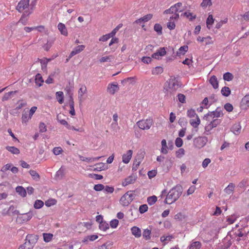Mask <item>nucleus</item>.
I'll return each instance as SVG.
<instances>
[{
    "mask_svg": "<svg viewBox=\"0 0 249 249\" xmlns=\"http://www.w3.org/2000/svg\"><path fill=\"white\" fill-rule=\"evenodd\" d=\"M183 189L180 185H177L171 189L166 196L164 202L171 204L176 201L182 193Z\"/></svg>",
    "mask_w": 249,
    "mask_h": 249,
    "instance_id": "1",
    "label": "nucleus"
},
{
    "mask_svg": "<svg viewBox=\"0 0 249 249\" xmlns=\"http://www.w3.org/2000/svg\"><path fill=\"white\" fill-rule=\"evenodd\" d=\"M153 124V120L152 118L149 117L146 119H143L136 123L138 127L143 130L149 129Z\"/></svg>",
    "mask_w": 249,
    "mask_h": 249,
    "instance_id": "2",
    "label": "nucleus"
},
{
    "mask_svg": "<svg viewBox=\"0 0 249 249\" xmlns=\"http://www.w3.org/2000/svg\"><path fill=\"white\" fill-rule=\"evenodd\" d=\"M133 197V191H128L121 197L120 203L123 206H127L132 202Z\"/></svg>",
    "mask_w": 249,
    "mask_h": 249,
    "instance_id": "3",
    "label": "nucleus"
},
{
    "mask_svg": "<svg viewBox=\"0 0 249 249\" xmlns=\"http://www.w3.org/2000/svg\"><path fill=\"white\" fill-rule=\"evenodd\" d=\"M33 216V212L30 211L28 213L18 214L16 221L18 223L22 224L29 221Z\"/></svg>",
    "mask_w": 249,
    "mask_h": 249,
    "instance_id": "4",
    "label": "nucleus"
},
{
    "mask_svg": "<svg viewBox=\"0 0 249 249\" xmlns=\"http://www.w3.org/2000/svg\"><path fill=\"white\" fill-rule=\"evenodd\" d=\"M137 178V174L133 173L122 180V185L123 187H126L130 184H134L136 182Z\"/></svg>",
    "mask_w": 249,
    "mask_h": 249,
    "instance_id": "5",
    "label": "nucleus"
},
{
    "mask_svg": "<svg viewBox=\"0 0 249 249\" xmlns=\"http://www.w3.org/2000/svg\"><path fill=\"white\" fill-rule=\"evenodd\" d=\"M30 0H21L17 6V10L19 12H25L26 11H31L29 8Z\"/></svg>",
    "mask_w": 249,
    "mask_h": 249,
    "instance_id": "6",
    "label": "nucleus"
},
{
    "mask_svg": "<svg viewBox=\"0 0 249 249\" xmlns=\"http://www.w3.org/2000/svg\"><path fill=\"white\" fill-rule=\"evenodd\" d=\"M208 141L206 137H198L194 140V145L197 148H201L204 147Z\"/></svg>",
    "mask_w": 249,
    "mask_h": 249,
    "instance_id": "7",
    "label": "nucleus"
},
{
    "mask_svg": "<svg viewBox=\"0 0 249 249\" xmlns=\"http://www.w3.org/2000/svg\"><path fill=\"white\" fill-rule=\"evenodd\" d=\"M181 86V84L176 78L171 79L168 84L169 92L173 93L175 92Z\"/></svg>",
    "mask_w": 249,
    "mask_h": 249,
    "instance_id": "8",
    "label": "nucleus"
},
{
    "mask_svg": "<svg viewBox=\"0 0 249 249\" xmlns=\"http://www.w3.org/2000/svg\"><path fill=\"white\" fill-rule=\"evenodd\" d=\"M166 54V51L165 47L160 48L156 53L152 55V57L156 59H161V57L164 56Z\"/></svg>",
    "mask_w": 249,
    "mask_h": 249,
    "instance_id": "9",
    "label": "nucleus"
},
{
    "mask_svg": "<svg viewBox=\"0 0 249 249\" xmlns=\"http://www.w3.org/2000/svg\"><path fill=\"white\" fill-rule=\"evenodd\" d=\"M33 8H31V11H26L23 12L18 23H21L23 25H26L28 22V17L32 13Z\"/></svg>",
    "mask_w": 249,
    "mask_h": 249,
    "instance_id": "10",
    "label": "nucleus"
},
{
    "mask_svg": "<svg viewBox=\"0 0 249 249\" xmlns=\"http://www.w3.org/2000/svg\"><path fill=\"white\" fill-rule=\"evenodd\" d=\"M85 48V46L84 45H78L75 47L74 49L71 52L69 56V58L67 59L66 61L68 62L69 60L74 55L81 53Z\"/></svg>",
    "mask_w": 249,
    "mask_h": 249,
    "instance_id": "11",
    "label": "nucleus"
},
{
    "mask_svg": "<svg viewBox=\"0 0 249 249\" xmlns=\"http://www.w3.org/2000/svg\"><path fill=\"white\" fill-rule=\"evenodd\" d=\"M119 89L117 83H109L107 87V91L111 95H114Z\"/></svg>",
    "mask_w": 249,
    "mask_h": 249,
    "instance_id": "12",
    "label": "nucleus"
},
{
    "mask_svg": "<svg viewBox=\"0 0 249 249\" xmlns=\"http://www.w3.org/2000/svg\"><path fill=\"white\" fill-rule=\"evenodd\" d=\"M197 41L199 42H205V45H209L213 44L214 43L213 40L211 36H208L206 37H202L198 36L197 38Z\"/></svg>",
    "mask_w": 249,
    "mask_h": 249,
    "instance_id": "13",
    "label": "nucleus"
},
{
    "mask_svg": "<svg viewBox=\"0 0 249 249\" xmlns=\"http://www.w3.org/2000/svg\"><path fill=\"white\" fill-rule=\"evenodd\" d=\"M153 17V15L152 14H147L143 17L136 20L134 22L136 24H142L150 20Z\"/></svg>",
    "mask_w": 249,
    "mask_h": 249,
    "instance_id": "14",
    "label": "nucleus"
},
{
    "mask_svg": "<svg viewBox=\"0 0 249 249\" xmlns=\"http://www.w3.org/2000/svg\"><path fill=\"white\" fill-rule=\"evenodd\" d=\"M133 151L132 150H128L126 153L122 156V161L124 163L127 164L129 163L132 156Z\"/></svg>",
    "mask_w": 249,
    "mask_h": 249,
    "instance_id": "15",
    "label": "nucleus"
},
{
    "mask_svg": "<svg viewBox=\"0 0 249 249\" xmlns=\"http://www.w3.org/2000/svg\"><path fill=\"white\" fill-rule=\"evenodd\" d=\"M219 123L218 119H216L212 121L210 123L205 126V129L206 131H209L213 128L215 127Z\"/></svg>",
    "mask_w": 249,
    "mask_h": 249,
    "instance_id": "16",
    "label": "nucleus"
},
{
    "mask_svg": "<svg viewBox=\"0 0 249 249\" xmlns=\"http://www.w3.org/2000/svg\"><path fill=\"white\" fill-rule=\"evenodd\" d=\"M241 106L243 108H247L249 107V93L245 95L242 99Z\"/></svg>",
    "mask_w": 249,
    "mask_h": 249,
    "instance_id": "17",
    "label": "nucleus"
},
{
    "mask_svg": "<svg viewBox=\"0 0 249 249\" xmlns=\"http://www.w3.org/2000/svg\"><path fill=\"white\" fill-rule=\"evenodd\" d=\"M190 124L195 128H197L200 124V120L198 116L191 119L189 121Z\"/></svg>",
    "mask_w": 249,
    "mask_h": 249,
    "instance_id": "18",
    "label": "nucleus"
},
{
    "mask_svg": "<svg viewBox=\"0 0 249 249\" xmlns=\"http://www.w3.org/2000/svg\"><path fill=\"white\" fill-rule=\"evenodd\" d=\"M64 117V115L63 114H59L57 115V120L62 125L65 126L67 128H71L70 125L65 120L62 119V117Z\"/></svg>",
    "mask_w": 249,
    "mask_h": 249,
    "instance_id": "19",
    "label": "nucleus"
},
{
    "mask_svg": "<svg viewBox=\"0 0 249 249\" xmlns=\"http://www.w3.org/2000/svg\"><path fill=\"white\" fill-rule=\"evenodd\" d=\"M58 29L59 31L60 32L61 34L65 36H67L68 35V33L67 31V29L64 24L62 23H59L58 24Z\"/></svg>",
    "mask_w": 249,
    "mask_h": 249,
    "instance_id": "20",
    "label": "nucleus"
},
{
    "mask_svg": "<svg viewBox=\"0 0 249 249\" xmlns=\"http://www.w3.org/2000/svg\"><path fill=\"white\" fill-rule=\"evenodd\" d=\"M87 92V88L85 85L81 86L78 91V99L80 102L82 101V97L84 94Z\"/></svg>",
    "mask_w": 249,
    "mask_h": 249,
    "instance_id": "21",
    "label": "nucleus"
},
{
    "mask_svg": "<svg viewBox=\"0 0 249 249\" xmlns=\"http://www.w3.org/2000/svg\"><path fill=\"white\" fill-rule=\"evenodd\" d=\"M132 234L136 238H139L142 235L141 231L140 228L134 226L131 229Z\"/></svg>",
    "mask_w": 249,
    "mask_h": 249,
    "instance_id": "22",
    "label": "nucleus"
},
{
    "mask_svg": "<svg viewBox=\"0 0 249 249\" xmlns=\"http://www.w3.org/2000/svg\"><path fill=\"white\" fill-rule=\"evenodd\" d=\"M235 185L232 183H230L228 186L224 189V192L228 195H232L235 189Z\"/></svg>",
    "mask_w": 249,
    "mask_h": 249,
    "instance_id": "23",
    "label": "nucleus"
},
{
    "mask_svg": "<svg viewBox=\"0 0 249 249\" xmlns=\"http://www.w3.org/2000/svg\"><path fill=\"white\" fill-rule=\"evenodd\" d=\"M98 238V236L95 234L88 235L84 238L82 242L88 243L89 241H93Z\"/></svg>",
    "mask_w": 249,
    "mask_h": 249,
    "instance_id": "24",
    "label": "nucleus"
},
{
    "mask_svg": "<svg viewBox=\"0 0 249 249\" xmlns=\"http://www.w3.org/2000/svg\"><path fill=\"white\" fill-rule=\"evenodd\" d=\"M209 82L214 89H216L218 88V82L215 76L213 75L211 76Z\"/></svg>",
    "mask_w": 249,
    "mask_h": 249,
    "instance_id": "25",
    "label": "nucleus"
},
{
    "mask_svg": "<svg viewBox=\"0 0 249 249\" xmlns=\"http://www.w3.org/2000/svg\"><path fill=\"white\" fill-rule=\"evenodd\" d=\"M214 21V18H213L212 15H209L207 20H206V25L208 29H211L212 26L213 24Z\"/></svg>",
    "mask_w": 249,
    "mask_h": 249,
    "instance_id": "26",
    "label": "nucleus"
},
{
    "mask_svg": "<svg viewBox=\"0 0 249 249\" xmlns=\"http://www.w3.org/2000/svg\"><path fill=\"white\" fill-rule=\"evenodd\" d=\"M16 191L22 197H25L26 196L27 193L26 190L22 186H17L16 188Z\"/></svg>",
    "mask_w": 249,
    "mask_h": 249,
    "instance_id": "27",
    "label": "nucleus"
},
{
    "mask_svg": "<svg viewBox=\"0 0 249 249\" xmlns=\"http://www.w3.org/2000/svg\"><path fill=\"white\" fill-rule=\"evenodd\" d=\"M241 126L238 123L234 124L231 128L232 132L235 135H238L240 133Z\"/></svg>",
    "mask_w": 249,
    "mask_h": 249,
    "instance_id": "28",
    "label": "nucleus"
},
{
    "mask_svg": "<svg viewBox=\"0 0 249 249\" xmlns=\"http://www.w3.org/2000/svg\"><path fill=\"white\" fill-rule=\"evenodd\" d=\"M212 104V102L209 101L207 97L205 98L201 102V108H208Z\"/></svg>",
    "mask_w": 249,
    "mask_h": 249,
    "instance_id": "29",
    "label": "nucleus"
},
{
    "mask_svg": "<svg viewBox=\"0 0 249 249\" xmlns=\"http://www.w3.org/2000/svg\"><path fill=\"white\" fill-rule=\"evenodd\" d=\"M44 80L41 75L40 73H37L35 77V83L36 85L40 87L42 85Z\"/></svg>",
    "mask_w": 249,
    "mask_h": 249,
    "instance_id": "30",
    "label": "nucleus"
},
{
    "mask_svg": "<svg viewBox=\"0 0 249 249\" xmlns=\"http://www.w3.org/2000/svg\"><path fill=\"white\" fill-rule=\"evenodd\" d=\"M163 71V69L160 66H157L152 70V74L153 75H159Z\"/></svg>",
    "mask_w": 249,
    "mask_h": 249,
    "instance_id": "31",
    "label": "nucleus"
},
{
    "mask_svg": "<svg viewBox=\"0 0 249 249\" xmlns=\"http://www.w3.org/2000/svg\"><path fill=\"white\" fill-rule=\"evenodd\" d=\"M53 235L52 233H43V240L45 242H49L51 241L53 239Z\"/></svg>",
    "mask_w": 249,
    "mask_h": 249,
    "instance_id": "32",
    "label": "nucleus"
},
{
    "mask_svg": "<svg viewBox=\"0 0 249 249\" xmlns=\"http://www.w3.org/2000/svg\"><path fill=\"white\" fill-rule=\"evenodd\" d=\"M100 158H101V157L88 158L84 157L83 156H80V160L83 161L93 162L95 161L98 160Z\"/></svg>",
    "mask_w": 249,
    "mask_h": 249,
    "instance_id": "33",
    "label": "nucleus"
},
{
    "mask_svg": "<svg viewBox=\"0 0 249 249\" xmlns=\"http://www.w3.org/2000/svg\"><path fill=\"white\" fill-rule=\"evenodd\" d=\"M201 244L199 241L193 242L189 246V249H200Z\"/></svg>",
    "mask_w": 249,
    "mask_h": 249,
    "instance_id": "34",
    "label": "nucleus"
},
{
    "mask_svg": "<svg viewBox=\"0 0 249 249\" xmlns=\"http://www.w3.org/2000/svg\"><path fill=\"white\" fill-rule=\"evenodd\" d=\"M55 94L58 103L62 104L64 102L63 92L60 91H57Z\"/></svg>",
    "mask_w": 249,
    "mask_h": 249,
    "instance_id": "35",
    "label": "nucleus"
},
{
    "mask_svg": "<svg viewBox=\"0 0 249 249\" xmlns=\"http://www.w3.org/2000/svg\"><path fill=\"white\" fill-rule=\"evenodd\" d=\"M17 92H18L17 90H15V91H12L8 92L7 93H5L2 98V101H7V100H9L11 98V95L15 94Z\"/></svg>",
    "mask_w": 249,
    "mask_h": 249,
    "instance_id": "36",
    "label": "nucleus"
},
{
    "mask_svg": "<svg viewBox=\"0 0 249 249\" xmlns=\"http://www.w3.org/2000/svg\"><path fill=\"white\" fill-rule=\"evenodd\" d=\"M20 249H33V245L30 241L25 242L22 245L19 247Z\"/></svg>",
    "mask_w": 249,
    "mask_h": 249,
    "instance_id": "37",
    "label": "nucleus"
},
{
    "mask_svg": "<svg viewBox=\"0 0 249 249\" xmlns=\"http://www.w3.org/2000/svg\"><path fill=\"white\" fill-rule=\"evenodd\" d=\"M6 149L13 154H18L19 153V150L14 146H6Z\"/></svg>",
    "mask_w": 249,
    "mask_h": 249,
    "instance_id": "38",
    "label": "nucleus"
},
{
    "mask_svg": "<svg viewBox=\"0 0 249 249\" xmlns=\"http://www.w3.org/2000/svg\"><path fill=\"white\" fill-rule=\"evenodd\" d=\"M32 117L27 112L23 113L22 115L21 119L23 123H26Z\"/></svg>",
    "mask_w": 249,
    "mask_h": 249,
    "instance_id": "39",
    "label": "nucleus"
},
{
    "mask_svg": "<svg viewBox=\"0 0 249 249\" xmlns=\"http://www.w3.org/2000/svg\"><path fill=\"white\" fill-rule=\"evenodd\" d=\"M29 173L34 180H39L40 179V176L36 171L31 170Z\"/></svg>",
    "mask_w": 249,
    "mask_h": 249,
    "instance_id": "40",
    "label": "nucleus"
},
{
    "mask_svg": "<svg viewBox=\"0 0 249 249\" xmlns=\"http://www.w3.org/2000/svg\"><path fill=\"white\" fill-rule=\"evenodd\" d=\"M187 116L191 119H193L194 118H196V116H198L196 113V111L194 109H188L187 112Z\"/></svg>",
    "mask_w": 249,
    "mask_h": 249,
    "instance_id": "41",
    "label": "nucleus"
},
{
    "mask_svg": "<svg viewBox=\"0 0 249 249\" xmlns=\"http://www.w3.org/2000/svg\"><path fill=\"white\" fill-rule=\"evenodd\" d=\"M222 94L226 97L228 96L231 94V90L229 87H224L221 89Z\"/></svg>",
    "mask_w": 249,
    "mask_h": 249,
    "instance_id": "42",
    "label": "nucleus"
},
{
    "mask_svg": "<svg viewBox=\"0 0 249 249\" xmlns=\"http://www.w3.org/2000/svg\"><path fill=\"white\" fill-rule=\"evenodd\" d=\"M154 29L157 33L158 35H161L162 34V27L160 24L159 23L155 24L154 26Z\"/></svg>",
    "mask_w": 249,
    "mask_h": 249,
    "instance_id": "43",
    "label": "nucleus"
},
{
    "mask_svg": "<svg viewBox=\"0 0 249 249\" xmlns=\"http://www.w3.org/2000/svg\"><path fill=\"white\" fill-rule=\"evenodd\" d=\"M99 228L102 231H106L109 229V225L106 222L101 221L99 225Z\"/></svg>",
    "mask_w": 249,
    "mask_h": 249,
    "instance_id": "44",
    "label": "nucleus"
},
{
    "mask_svg": "<svg viewBox=\"0 0 249 249\" xmlns=\"http://www.w3.org/2000/svg\"><path fill=\"white\" fill-rule=\"evenodd\" d=\"M44 205V202L41 200H36L35 201L34 207L35 209H38L42 208Z\"/></svg>",
    "mask_w": 249,
    "mask_h": 249,
    "instance_id": "45",
    "label": "nucleus"
},
{
    "mask_svg": "<svg viewBox=\"0 0 249 249\" xmlns=\"http://www.w3.org/2000/svg\"><path fill=\"white\" fill-rule=\"evenodd\" d=\"M233 78V75L230 72H226L223 75V79L225 81H231Z\"/></svg>",
    "mask_w": 249,
    "mask_h": 249,
    "instance_id": "46",
    "label": "nucleus"
},
{
    "mask_svg": "<svg viewBox=\"0 0 249 249\" xmlns=\"http://www.w3.org/2000/svg\"><path fill=\"white\" fill-rule=\"evenodd\" d=\"M182 6V4L181 2H178L174 5H172V6H175V11L176 13H178V12H181L182 11V10L181 9V7Z\"/></svg>",
    "mask_w": 249,
    "mask_h": 249,
    "instance_id": "47",
    "label": "nucleus"
},
{
    "mask_svg": "<svg viewBox=\"0 0 249 249\" xmlns=\"http://www.w3.org/2000/svg\"><path fill=\"white\" fill-rule=\"evenodd\" d=\"M151 231L149 230L145 229L144 230L142 234L143 238L145 240H149L151 238Z\"/></svg>",
    "mask_w": 249,
    "mask_h": 249,
    "instance_id": "48",
    "label": "nucleus"
},
{
    "mask_svg": "<svg viewBox=\"0 0 249 249\" xmlns=\"http://www.w3.org/2000/svg\"><path fill=\"white\" fill-rule=\"evenodd\" d=\"M188 47L187 46H181L178 50V51L177 52L178 54H184L185 53L188 51Z\"/></svg>",
    "mask_w": 249,
    "mask_h": 249,
    "instance_id": "49",
    "label": "nucleus"
},
{
    "mask_svg": "<svg viewBox=\"0 0 249 249\" xmlns=\"http://www.w3.org/2000/svg\"><path fill=\"white\" fill-rule=\"evenodd\" d=\"M157 201V197L155 196H149L147 198V202L150 205H152Z\"/></svg>",
    "mask_w": 249,
    "mask_h": 249,
    "instance_id": "50",
    "label": "nucleus"
},
{
    "mask_svg": "<svg viewBox=\"0 0 249 249\" xmlns=\"http://www.w3.org/2000/svg\"><path fill=\"white\" fill-rule=\"evenodd\" d=\"M212 5V0H203L200 5L203 8H206Z\"/></svg>",
    "mask_w": 249,
    "mask_h": 249,
    "instance_id": "51",
    "label": "nucleus"
},
{
    "mask_svg": "<svg viewBox=\"0 0 249 249\" xmlns=\"http://www.w3.org/2000/svg\"><path fill=\"white\" fill-rule=\"evenodd\" d=\"M69 104H70V113L72 116L74 115L75 114V110H74V108L73 100H70Z\"/></svg>",
    "mask_w": 249,
    "mask_h": 249,
    "instance_id": "52",
    "label": "nucleus"
},
{
    "mask_svg": "<svg viewBox=\"0 0 249 249\" xmlns=\"http://www.w3.org/2000/svg\"><path fill=\"white\" fill-rule=\"evenodd\" d=\"M49 61V59H48L46 58H43V59L40 60V62L41 65L42 69L46 68Z\"/></svg>",
    "mask_w": 249,
    "mask_h": 249,
    "instance_id": "53",
    "label": "nucleus"
},
{
    "mask_svg": "<svg viewBox=\"0 0 249 249\" xmlns=\"http://www.w3.org/2000/svg\"><path fill=\"white\" fill-rule=\"evenodd\" d=\"M112 59H114V56L113 55L103 56L100 59V62L101 63L107 62L110 61V60Z\"/></svg>",
    "mask_w": 249,
    "mask_h": 249,
    "instance_id": "54",
    "label": "nucleus"
},
{
    "mask_svg": "<svg viewBox=\"0 0 249 249\" xmlns=\"http://www.w3.org/2000/svg\"><path fill=\"white\" fill-rule=\"evenodd\" d=\"M184 154L185 150L183 148H179L176 152V155L178 158H181Z\"/></svg>",
    "mask_w": 249,
    "mask_h": 249,
    "instance_id": "55",
    "label": "nucleus"
},
{
    "mask_svg": "<svg viewBox=\"0 0 249 249\" xmlns=\"http://www.w3.org/2000/svg\"><path fill=\"white\" fill-rule=\"evenodd\" d=\"M12 165H13L12 164H11V163H7V164L3 165L1 167L0 171L3 172V173H4V172H6L8 170H10V168H11Z\"/></svg>",
    "mask_w": 249,
    "mask_h": 249,
    "instance_id": "56",
    "label": "nucleus"
},
{
    "mask_svg": "<svg viewBox=\"0 0 249 249\" xmlns=\"http://www.w3.org/2000/svg\"><path fill=\"white\" fill-rule=\"evenodd\" d=\"M185 218V215L181 213H178L175 215V219L178 221H182Z\"/></svg>",
    "mask_w": 249,
    "mask_h": 249,
    "instance_id": "57",
    "label": "nucleus"
},
{
    "mask_svg": "<svg viewBox=\"0 0 249 249\" xmlns=\"http://www.w3.org/2000/svg\"><path fill=\"white\" fill-rule=\"evenodd\" d=\"M112 244L111 243H106L98 247L97 249H110Z\"/></svg>",
    "mask_w": 249,
    "mask_h": 249,
    "instance_id": "58",
    "label": "nucleus"
},
{
    "mask_svg": "<svg viewBox=\"0 0 249 249\" xmlns=\"http://www.w3.org/2000/svg\"><path fill=\"white\" fill-rule=\"evenodd\" d=\"M56 203V200L54 199H51L46 201L45 203L46 206L47 207H50L54 205Z\"/></svg>",
    "mask_w": 249,
    "mask_h": 249,
    "instance_id": "59",
    "label": "nucleus"
},
{
    "mask_svg": "<svg viewBox=\"0 0 249 249\" xmlns=\"http://www.w3.org/2000/svg\"><path fill=\"white\" fill-rule=\"evenodd\" d=\"M96 167L94 169V170L102 171L104 169L105 164L102 163H98L95 165Z\"/></svg>",
    "mask_w": 249,
    "mask_h": 249,
    "instance_id": "60",
    "label": "nucleus"
},
{
    "mask_svg": "<svg viewBox=\"0 0 249 249\" xmlns=\"http://www.w3.org/2000/svg\"><path fill=\"white\" fill-rule=\"evenodd\" d=\"M167 27L170 30H174L176 27V24L174 21H169L167 23Z\"/></svg>",
    "mask_w": 249,
    "mask_h": 249,
    "instance_id": "61",
    "label": "nucleus"
},
{
    "mask_svg": "<svg viewBox=\"0 0 249 249\" xmlns=\"http://www.w3.org/2000/svg\"><path fill=\"white\" fill-rule=\"evenodd\" d=\"M237 217L234 215H231L227 219V222L229 224H232L236 220Z\"/></svg>",
    "mask_w": 249,
    "mask_h": 249,
    "instance_id": "62",
    "label": "nucleus"
},
{
    "mask_svg": "<svg viewBox=\"0 0 249 249\" xmlns=\"http://www.w3.org/2000/svg\"><path fill=\"white\" fill-rule=\"evenodd\" d=\"M173 238V237L172 235H168V236H162L160 237V241L162 242H164L165 241H170Z\"/></svg>",
    "mask_w": 249,
    "mask_h": 249,
    "instance_id": "63",
    "label": "nucleus"
},
{
    "mask_svg": "<svg viewBox=\"0 0 249 249\" xmlns=\"http://www.w3.org/2000/svg\"><path fill=\"white\" fill-rule=\"evenodd\" d=\"M148 210V206L146 204H143L140 206L139 212L141 213H143Z\"/></svg>",
    "mask_w": 249,
    "mask_h": 249,
    "instance_id": "64",
    "label": "nucleus"
}]
</instances>
